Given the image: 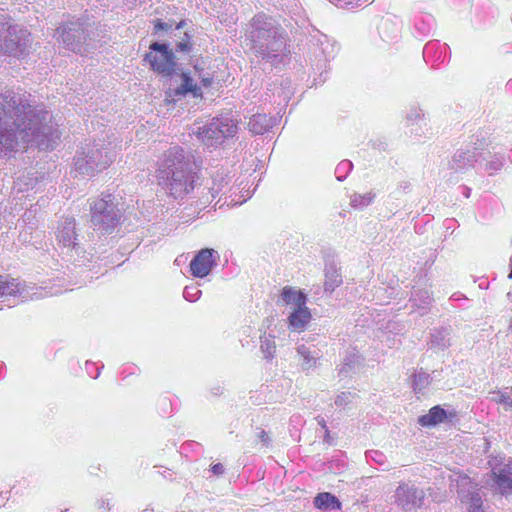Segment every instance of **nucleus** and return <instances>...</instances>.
<instances>
[{"instance_id":"obj_1","label":"nucleus","mask_w":512,"mask_h":512,"mask_svg":"<svg viewBox=\"0 0 512 512\" xmlns=\"http://www.w3.org/2000/svg\"><path fill=\"white\" fill-rule=\"evenodd\" d=\"M30 95L0 93V157L10 158L29 144L52 149L60 138L52 116L43 105H32Z\"/></svg>"},{"instance_id":"obj_2","label":"nucleus","mask_w":512,"mask_h":512,"mask_svg":"<svg viewBox=\"0 0 512 512\" xmlns=\"http://www.w3.org/2000/svg\"><path fill=\"white\" fill-rule=\"evenodd\" d=\"M197 170L193 156L183 148L174 146L159 159L156 177L171 197L183 199L195 188Z\"/></svg>"},{"instance_id":"obj_3","label":"nucleus","mask_w":512,"mask_h":512,"mask_svg":"<svg viewBox=\"0 0 512 512\" xmlns=\"http://www.w3.org/2000/svg\"><path fill=\"white\" fill-rule=\"evenodd\" d=\"M250 49L262 60L276 66L282 62L286 50V35L281 25L264 13L255 15L246 30Z\"/></svg>"},{"instance_id":"obj_4","label":"nucleus","mask_w":512,"mask_h":512,"mask_svg":"<svg viewBox=\"0 0 512 512\" xmlns=\"http://www.w3.org/2000/svg\"><path fill=\"white\" fill-rule=\"evenodd\" d=\"M117 155L116 146L105 139L86 143L74 157L75 171L81 175L93 176L107 169Z\"/></svg>"},{"instance_id":"obj_5","label":"nucleus","mask_w":512,"mask_h":512,"mask_svg":"<svg viewBox=\"0 0 512 512\" xmlns=\"http://www.w3.org/2000/svg\"><path fill=\"white\" fill-rule=\"evenodd\" d=\"M31 33L23 26L0 20V52L21 56L31 48Z\"/></svg>"},{"instance_id":"obj_6","label":"nucleus","mask_w":512,"mask_h":512,"mask_svg":"<svg viewBox=\"0 0 512 512\" xmlns=\"http://www.w3.org/2000/svg\"><path fill=\"white\" fill-rule=\"evenodd\" d=\"M119 221L120 213L111 195L96 200L91 206V223L99 233H112Z\"/></svg>"},{"instance_id":"obj_7","label":"nucleus","mask_w":512,"mask_h":512,"mask_svg":"<svg viewBox=\"0 0 512 512\" xmlns=\"http://www.w3.org/2000/svg\"><path fill=\"white\" fill-rule=\"evenodd\" d=\"M237 132V124L228 116L213 118L203 127H199L197 137L207 147L221 144L225 138L233 137Z\"/></svg>"},{"instance_id":"obj_8","label":"nucleus","mask_w":512,"mask_h":512,"mask_svg":"<svg viewBox=\"0 0 512 512\" xmlns=\"http://www.w3.org/2000/svg\"><path fill=\"white\" fill-rule=\"evenodd\" d=\"M88 25L75 21L69 22L57 29V40L75 53L84 54L89 50L87 47Z\"/></svg>"},{"instance_id":"obj_9","label":"nucleus","mask_w":512,"mask_h":512,"mask_svg":"<svg viewBox=\"0 0 512 512\" xmlns=\"http://www.w3.org/2000/svg\"><path fill=\"white\" fill-rule=\"evenodd\" d=\"M150 51L145 55V60L149 62L153 71L168 77L174 75L178 70L175 62V55L166 43L153 42Z\"/></svg>"},{"instance_id":"obj_10","label":"nucleus","mask_w":512,"mask_h":512,"mask_svg":"<svg viewBox=\"0 0 512 512\" xmlns=\"http://www.w3.org/2000/svg\"><path fill=\"white\" fill-rule=\"evenodd\" d=\"M425 491L411 481L400 482L392 495V504L397 508L410 512L424 504Z\"/></svg>"},{"instance_id":"obj_11","label":"nucleus","mask_w":512,"mask_h":512,"mask_svg":"<svg viewBox=\"0 0 512 512\" xmlns=\"http://www.w3.org/2000/svg\"><path fill=\"white\" fill-rule=\"evenodd\" d=\"M167 78L170 79V84L166 91V97L172 101H177L189 93L193 97L202 95L201 87L187 73L178 72L177 70L174 75H170Z\"/></svg>"},{"instance_id":"obj_12","label":"nucleus","mask_w":512,"mask_h":512,"mask_svg":"<svg viewBox=\"0 0 512 512\" xmlns=\"http://www.w3.org/2000/svg\"><path fill=\"white\" fill-rule=\"evenodd\" d=\"M26 285H22L18 279L9 276H0V302L12 307L19 302L32 299Z\"/></svg>"},{"instance_id":"obj_13","label":"nucleus","mask_w":512,"mask_h":512,"mask_svg":"<svg viewBox=\"0 0 512 512\" xmlns=\"http://www.w3.org/2000/svg\"><path fill=\"white\" fill-rule=\"evenodd\" d=\"M456 488L461 502L467 506L469 512H484L482 497L468 476H458Z\"/></svg>"},{"instance_id":"obj_14","label":"nucleus","mask_w":512,"mask_h":512,"mask_svg":"<svg viewBox=\"0 0 512 512\" xmlns=\"http://www.w3.org/2000/svg\"><path fill=\"white\" fill-rule=\"evenodd\" d=\"M218 253L210 248L200 250L190 262V271L198 278L206 277L216 265Z\"/></svg>"},{"instance_id":"obj_15","label":"nucleus","mask_w":512,"mask_h":512,"mask_svg":"<svg viewBox=\"0 0 512 512\" xmlns=\"http://www.w3.org/2000/svg\"><path fill=\"white\" fill-rule=\"evenodd\" d=\"M491 472L497 489L502 495L512 493V460L490 462Z\"/></svg>"},{"instance_id":"obj_16","label":"nucleus","mask_w":512,"mask_h":512,"mask_svg":"<svg viewBox=\"0 0 512 512\" xmlns=\"http://www.w3.org/2000/svg\"><path fill=\"white\" fill-rule=\"evenodd\" d=\"M55 236L58 244L66 248L76 249L78 243L74 218L65 217L61 219L57 225Z\"/></svg>"},{"instance_id":"obj_17","label":"nucleus","mask_w":512,"mask_h":512,"mask_svg":"<svg viewBox=\"0 0 512 512\" xmlns=\"http://www.w3.org/2000/svg\"><path fill=\"white\" fill-rule=\"evenodd\" d=\"M482 157V153L475 147L458 150L450 162V168L455 172L463 173L474 166Z\"/></svg>"},{"instance_id":"obj_18","label":"nucleus","mask_w":512,"mask_h":512,"mask_svg":"<svg viewBox=\"0 0 512 512\" xmlns=\"http://www.w3.org/2000/svg\"><path fill=\"white\" fill-rule=\"evenodd\" d=\"M296 351L303 371L315 368L321 358L320 351L315 346L300 344L297 346Z\"/></svg>"},{"instance_id":"obj_19","label":"nucleus","mask_w":512,"mask_h":512,"mask_svg":"<svg viewBox=\"0 0 512 512\" xmlns=\"http://www.w3.org/2000/svg\"><path fill=\"white\" fill-rule=\"evenodd\" d=\"M311 312L306 305L294 308L288 317L289 327L293 331L301 332L311 320Z\"/></svg>"},{"instance_id":"obj_20","label":"nucleus","mask_w":512,"mask_h":512,"mask_svg":"<svg viewBox=\"0 0 512 512\" xmlns=\"http://www.w3.org/2000/svg\"><path fill=\"white\" fill-rule=\"evenodd\" d=\"M276 123V118L268 117L266 114H255L248 122V129L253 134L262 135L271 129Z\"/></svg>"},{"instance_id":"obj_21","label":"nucleus","mask_w":512,"mask_h":512,"mask_svg":"<svg viewBox=\"0 0 512 512\" xmlns=\"http://www.w3.org/2000/svg\"><path fill=\"white\" fill-rule=\"evenodd\" d=\"M451 345L450 331L447 328H441L431 333L429 347L438 351H443Z\"/></svg>"},{"instance_id":"obj_22","label":"nucleus","mask_w":512,"mask_h":512,"mask_svg":"<svg viewBox=\"0 0 512 512\" xmlns=\"http://www.w3.org/2000/svg\"><path fill=\"white\" fill-rule=\"evenodd\" d=\"M446 418L447 412L440 406H434L429 410L428 414L419 418V423L422 426H432L444 422Z\"/></svg>"},{"instance_id":"obj_23","label":"nucleus","mask_w":512,"mask_h":512,"mask_svg":"<svg viewBox=\"0 0 512 512\" xmlns=\"http://www.w3.org/2000/svg\"><path fill=\"white\" fill-rule=\"evenodd\" d=\"M282 299L287 305H292L293 309L306 305V295L301 291H296L291 287H285L282 291Z\"/></svg>"},{"instance_id":"obj_24","label":"nucleus","mask_w":512,"mask_h":512,"mask_svg":"<svg viewBox=\"0 0 512 512\" xmlns=\"http://www.w3.org/2000/svg\"><path fill=\"white\" fill-rule=\"evenodd\" d=\"M342 283V276L339 273L338 269L334 265H329L325 269V282L324 288L325 291L333 292L335 288L340 286Z\"/></svg>"},{"instance_id":"obj_25","label":"nucleus","mask_w":512,"mask_h":512,"mask_svg":"<svg viewBox=\"0 0 512 512\" xmlns=\"http://www.w3.org/2000/svg\"><path fill=\"white\" fill-rule=\"evenodd\" d=\"M314 505L319 509H340L341 503L330 493H319L314 499Z\"/></svg>"},{"instance_id":"obj_26","label":"nucleus","mask_w":512,"mask_h":512,"mask_svg":"<svg viewBox=\"0 0 512 512\" xmlns=\"http://www.w3.org/2000/svg\"><path fill=\"white\" fill-rule=\"evenodd\" d=\"M411 301L413 306H418L421 309V314H424L432 303V296L428 290L418 289L412 293Z\"/></svg>"},{"instance_id":"obj_27","label":"nucleus","mask_w":512,"mask_h":512,"mask_svg":"<svg viewBox=\"0 0 512 512\" xmlns=\"http://www.w3.org/2000/svg\"><path fill=\"white\" fill-rule=\"evenodd\" d=\"M374 197L375 194L372 192H367L365 194L354 193L350 197V205L357 209H363L372 203Z\"/></svg>"},{"instance_id":"obj_28","label":"nucleus","mask_w":512,"mask_h":512,"mask_svg":"<svg viewBox=\"0 0 512 512\" xmlns=\"http://www.w3.org/2000/svg\"><path fill=\"white\" fill-rule=\"evenodd\" d=\"M431 382L430 375L422 369L413 375V388L416 393H421Z\"/></svg>"},{"instance_id":"obj_29","label":"nucleus","mask_w":512,"mask_h":512,"mask_svg":"<svg viewBox=\"0 0 512 512\" xmlns=\"http://www.w3.org/2000/svg\"><path fill=\"white\" fill-rule=\"evenodd\" d=\"M260 349L265 358H267V359L273 358L275 351H276L274 337H272V336L261 337Z\"/></svg>"},{"instance_id":"obj_30","label":"nucleus","mask_w":512,"mask_h":512,"mask_svg":"<svg viewBox=\"0 0 512 512\" xmlns=\"http://www.w3.org/2000/svg\"><path fill=\"white\" fill-rule=\"evenodd\" d=\"M358 363V356L353 354L349 355L344 359L342 366L339 368V376L344 378L348 377L350 373L354 370L355 365Z\"/></svg>"},{"instance_id":"obj_31","label":"nucleus","mask_w":512,"mask_h":512,"mask_svg":"<svg viewBox=\"0 0 512 512\" xmlns=\"http://www.w3.org/2000/svg\"><path fill=\"white\" fill-rule=\"evenodd\" d=\"M493 400L496 403L502 404L505 410H512V388L496 392Z\"/></svg>"},{"instance_id":"obj_32","label":"nucleus","mask_w":512,"mask_h":512,"mask_svg":"<svg viewBox=\"0 0 512 512\" xmlns=\"http://www.w3.org/2000/svg\"><path fill=\"white\" fill-rule=\"evenodd\" d=\"M352 167H353V164L351 161H349V160L341 161L335 169V174H336L337 180L343 181L346 178V176L348 175V173L351 171Z\"/></svg>"},{"instance_id":"obj_33","label":"nucleus","mask_w":512,"mask_h":512,"mask_svg":"<svg viewBox=\"0 0 512 512\" xmlns=\"http://www.w3.org/2000/svg\"><path fill=\"white\" fill-rule=\"evenodd\" d=\"M201 294V290L195 285L186 286L183 291V297L189 302L197 301Z\"/></svg>"},{"instance_id":"obj_34","label":"nucleus","mask_w":512,"mask_h":512,"mask_svg":"<svg viewBox=\"0 0 512 512\" xmlns=\"http://www.w3.org/2000/svg\"><path fill=\"white\" fill-rule=\"evenodd\" d=\"M503 167V156L495 155L493 158L487 162L486 170L489 174H493L496 171H499Z\"/></svg>"},{"instance_id":"obj_35","label":"nucleus","mask_w":512,"mask_h":512,"mask_svg":"<svg viewBox=\"0 0 512 512\" xmlns=\"http://www.w3.org/2000/svg\"><path fill=\"white\" fill-rule=\"evenodd\" d=\"M424 114L422 113V110L418 107H411L409 112L407 113L406 119L411 124L417 123L421 120H423Z\"/></svg>"},{"instance_id":"obj_36","label":"nucleus","mask_w":512,"mask_h":512,"mask_svg":"<svg viewBox=\"0 0 512 512\" xmlns=\"http://www.w3.org/2000/svg\"><path fill=\"white\" fill-rule=\"evenodd\" d=\"M353 395L351 392H341L337 395L335 399V404L337 406H345L350 403Z\"/></svg>"},{"instance_id":"obj_37","label":"nucleus","mask_w":512,"mask_h":512,"mask_svg":"<svg viewBox=\"0 0 512 512\" xmlns=\"http://www.w3.org/2000/svg\"><path fill=\"white\" fill-rule=\"evenodd\" d=\"M390 21L387 19V20H383L382 23H381V26H380V33L383 37H386L387 39H392L394 37L397 36L398 34V28L393 25V33L394 35L392 37H390L389 35L386 34V30L388 28V26L390 25Z\"/></svg>"},{"instance_id":"obj_38","label":"nucleus","mask_w":512,"mask_h":512,"mask_svg":"<svg viewBox=\"0 0 512 512\" xmlns=\"http://www.w3.org/2000/svg\"><path fill=\"white\" fill-rule=\"evenodd\" d=\"M185 38L186 39L177 43L176 51L184 52V53H189L191 51V45L189 43V35L187 33H185Z\"/></svg>"},{"instance_id":"obj_39","label":"nucleus","mask_w":512,"mask_h":512,"mask_svg":"<svg viewBox=\"0 0 512 512\" xmlns=\"http://www.w3.org/2000/svg\"><path fill=\"white\" fill-rule=\"evenodd\" d=\"M256 438L258 441L262 444L264 447H268L270 444V437L268 436L267 432L263 429H259L256 432Z\"/></svg>"},{"instance_id":"obj_40","label":"nucleus","mask_w":512,"mask_h":512,"mask_svg":"<svg viewBox=\"0 0 512 512\" xmlns=\"http://www.w3.org/2000/svg\"><path fill=\"white\" fill-rule=\"evenodd\" d=\"M171 27H172V24H169L167 22L161 21L160 19H157L155 21V25H154V30H155L154 32L157 33L160 30L168 31Z\"/></svg>"},{"instance_id":"obj_41","label":"nucleus","mask_w":512,"mask_h":512,"mask_svg":"<svg viewBox=\"0 0 512 512\" xmlns=\"http://www.w3.org/2000/svg\"><path fill=\"white\" fill-rule=\"evenodd\" d=\"M211 471L215 475H221L224 472V467L221 463H216V464L212 465Z\"/></svg>"},{"instance_id":"obj_42","label":"nucleus","mask_w":512,"mask_h":512,"mask_svg":"<svg viewBox=\"0 0 512 512\" xmlns=\"http://www.w3.org/2000/svg\"><path fill=\"white\" fill-rule=\"evenodd\" d=\"M21 183H22L21 178H18V181H17V183H16V185H17V187H18V191H23L24 189L28 190V189H29V187L33 188V183H32V182H31V183H26V184H25V185H26V188H23Z\"/></svg>"},{"instance_id":"obj_43","label":"nucleus","mask_w":512,"mask_h":512,"mask_svg":"<svg viewBox=\"0 0 512 512\" xmlns=\"http://www.w3.org/2000/svg\"><path fill=\"white\" fill-rule=\"evenodd\" d=\"M201 84L204 87H209L212 84V78H210V77H202Z\"/></svg>"},{"instance_id":"obj_44","label":"nucleus","mask_w":512,"mask_h":512,"mask_svg":"<svg viewBox=\"0 0 512 512\" xmlns=\"http://www.w3.org/2000/svg\"><path fill=\"white\" fill-rule=\"evenodd\" d=\"M324 430H325L324 442H326L328 444H332V438L330 436V432H329L328 428H326Z\"/></svg>"},{"instance_id":"obj_45","label":"nucleus","mask_w":512,"mask_h":512,"mask_svg":"<svg viewBox=\"0 0 512 512\" xmlns=\"http://www.w3.org/2000/svg\"><path fill=\"white\" fill-rule=\"evenodd\" d=\"M316 420H317L318 425H320L323 429L327 428L326 421H325V419L323 417L318 416L316 418Z\"/></svg>"},{"instance_id":"obj_46","label":"nucleus","mask_w":512,"mask_h":512,"mask_svg":"<svg viewBox=\"0 0 512 512\" xmlns=\"http://www.w3.org/2000/svg\"><path fill=\"white\" fill-rule=\"evenodd\" d=\"M433 46L434 44L432 43L427 44L423 50V54L426 55L433 48Z\"/></svg>"},{"instance_id":"obj_47","label":"nucleus","mask_w":512,"mask_h":512,"mask_svg":"<svg viewBox=\"0 0 512 512\" xmlns=\"http://www.w3.org/2000/svg\"><path fill=\"white\" fill-rule=\"evenodd\" d=\"M183 25H184V22H183V21H181L180 23H178V24H177L176 29H180V28H182V27H183Z\"/></svg>"},{"instance_id":"obj_48","label":"nucleus","mask_w":512,"mask_h":512,"mask_svg":"<svg viewBox=\"0 0 512 512\" xmlns=\"http://www.w3.org/2000/svg\"><path fill=\"white\" fill-rule=\"evenodd\" d=\"M331 3H335L336 5H338V3L341 1V0H329Z\"/></svg>"},{"instance_id":"obj_49","label":"nucleus","mask_w":512,"mask_h":512,"mask_svg":"<svg viewBox=\"0 0 512 512\" xmlns=\"http://www.w3.org/2000/svg\"><path fill=\"white\" fill-rule=\"evenodd\" d=\"M465 190H466V191H465V195H466V197H468V196H469L470 189H469V188H465Z\"/></svg>"}]
</instances>
